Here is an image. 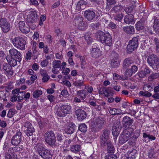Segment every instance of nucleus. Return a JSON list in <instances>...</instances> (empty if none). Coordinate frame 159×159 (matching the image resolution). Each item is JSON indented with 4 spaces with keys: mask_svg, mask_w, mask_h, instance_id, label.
Masks as SVG:
<instances>
[{
    "mask_svg": "<svg viewBox=\"0 0 159 159\" xmlns=\"http://www.w3.org/2000/svg\"><path fill=\"white\" fill-rule=\"evenodd\" d=\"M98 34V40L101 43L110 47L112 45V37L109 33L99 31Z\"/></svg>",
    "mask_w": 159,
    "mask_h": 159,
    "instance_id": "f257e3e1",
    "label": "nucleus"
},
{
    "mask_svg": "<svg viewBox=\"0 0 159 159\" xmlns=\"http://www.w3.org/2000/svg\"><path fill=\"white\" fill-rule=\"evenodd\" d=\"M11 42L14 46L18 49L24 50L26 44L25 39L23 38L17 36L11 39Z\"/></svg>",
    "mask_w": 159,
    "mask_h": 159,
    "instance_id": "f03ea898",
    "label": "nucleus"
},
{
    "mask_svg": "<svg viewBox=\"0 0 159 159\" xmlns=\"http://www.w3.org/2000/svg\"><path fill=\"white\" fill-rule=\"evenodd\" d=\"M147 62L154 70H157L159 69V57L157 55L152 54L148 56L147 58Z\"/></svg>",
    "mask_w": 159,
    "mask_h": 159,
    "instance_id": "7ed1b4c3",
    "label": "nucleus"
},
{
    "mask_svg": "<svg viewBox=\"0 0 159 159\" xmlns=\"http://www.w3.org/2000/svg\"><path fill=\"white\" fill-rule=\"evenodd\" d=\"M37 151L38 154L43 159H51L52 155L49 150L45 149L41 144L37 145Z\"/></svg>",
    "mask_w": 159,
    "mask_h": 159,
    "instance_id": "20e7f679",
    "label": "nucleus"
},
{
    "mask_svg": "<svg viewBox=\"0 0 159 159\" xmlns=\"http://www.w3.org/2000/svg\"><path fill=\"white\" fill-rule=\"evenodd\" d=\"M71 108V106L67 104L59 106L56 112L57 115L60 117L65 116L70 112Z\"/></svg>",
    "mask_w": 159,
    "mask_h": 159,
    "instance_id": "39448f33",
    "label": "nucleus"
},
{
    "mask_svg": "<svg viewBox=\"0 0 159 159\" xmlns=\"http://www.w3.org/2000/svg\"><path fill=\"white\" fill-rule=\"evenodd\" d=\"M44 139L46 143L51 147L55 146L56 137L54 132L52 130L47 131L44 134Z\"/></svg>",
    "mask_w": 159,
    "mask_h": 159,
    "instance_id": "423d86ee",
    "label": "nucleus"
},
{
    "mask_svg": "<svg viewBox=\"0 0 159 159\" xmlns=\"http://www.w3.org/2000/svg\"><path fill=\"white\" fill-rule=\"evenodd\" d=\"M139 38V36L134 37L129 41L126 48L127 52L128 53H131L138 48Z\"/></svg>",
    "mask_w": 159,
    "mask_h": 159,
    "instance_id": "0eeeda50",
    "label": "nucleus"
},
{
    "mask_svg": "<svg viewBox=\"0 0 159 159\" xmlns=\"http://www.w3.org/2000/svg\"><path fill=\"white\" fill-rule=\"evenodd\" d=\"M83 18L81 16H76L74 20L73 25L77 27L79 30L83 31L85 30L87 27L86 23L83 21Z\"/></svg>",
    "mask_w": 159,
    "mask_h": 159,
    "instance_id": "6e6552de",
    "label": "nucleus"
},
{
    "mask_svg": "<svg viewBox=\"0 0 159 159\" xmlns=\"http://www.w3.org/2000/svg\"><path fill=\"white\" fill-rule=\"evenodd\" d=\"M104 123V120L101 119H96L95 121L92 122L91 124L90 129L92 131L96 132L99 131L102 128Z\"/></svg>",
    "mask_w": 159,
    "mask_h": 159,
    "instance_id": "1a4fd4ad",
    "label": "nucleus"
},
{
    "mask_svg": "<svg viewBox=\"0 0 159 159\" xmlns=\"http://www.w3.org/2000/svg\"><path fill=\"white\" fill-rule=\"evenodd\" d=\"M0 26L2 32L4 33L8 32L10 30L11 25L7 19L1 18L0 19Z\"/></svg>",
    "mask_w": 159,
    "mask_h": 159,
    "instance_id": "9d476101",
    "label": "nucleus"
},
{
    "mask_svg": "<svg viewBox=\"0 0 159 159\" xmlns=\"http://www.w3.org/2000/svg\"><path fill=\"white\" fill-rule=\"evenodd\" d=\"M22 133L20 131H18L16 132L11 139V143L14 146H17L20 143L22 140Z\"/></svg>",
    "mask_w": 159,
    "mask_h": 159,
    "instance_id": "9b49d317",
    "label": "nucleus"
},
{
    "mask_svg": "<svg viewBox=\"0 0 159 159\" xmlns=\"http://www.w3.org/2000/svg\"><path fill=\"white\" fill-rule=\"evenodd\" d=\"M23 126L27 128L25 131V134L28 136H33L35 130L32 124L29 122H26L24 123Z\"/></svg>",
    "mask_w": 159,
    "mask_h": 159,
    "instance_id": "f8f14e48",
    "label": "nucleus"
},
{
    "mask_svg": "<svg viewBox=\"0 0 159 159\" xmlns=\"http://www.w3.org/2000/svg\"><path fill=\"white\" fill-rule=\"evenodd\" d=\"M9 53L11 57L17 59L18 62H20L22 59L21 55L20 53L15 48L10 50Z\"/></svg>",
    "mask_w": 159,
    "mask_h": 159,
    "instance_id": "ddd939ff",
    "label": "nucleus"
},
{
    "mask_svg": "<svg viewBox=\"0 0 159 159\" xmlns=\"http://www.w3.org/2000/svg\"><path fill=\"white\" fill-rule=\"evenodd\" d=\"M2 68L6 75L12 76L13 74V71L12 66L9 63H4Z\"/></svg>",
    "mask_w": 159,
    "mask_h": 159,
    "instance_id": "4468645a",
    "label": "nucleus"
},
{
    "mask_svg": "<svg viewBox=\"0 0 159 159\" xmlns=\"http://www.w3.org/2000/svg\"><path fill=\"white\" fill-rule=\"evenodd\" d=\"M38 17L35 11L31 12L27 18V21L29 23H33L37 21Z\"/></svg>",
    "mask_w": 159,
    "mask_h": 159,
    "instance_id": "2eb2a0df",
    "label": "nucleus"
},
{
    "mask_svg": "<svg viewBox=\"0 0 159 159\" xmlns=\"http://www.w3.org/2000/svg\"><path fill=\"white\" fill-rule=\"evenodd\" d=\"M134 120L128 116H125L123 117L122 120V125L124 127L128 128L132 125L134 122Z\"/></svg>",
    "mask_w": 159,
    "mask_h": 159,
    "instance_id": "dca6fc26",
    "label": "nucleus"
},
{
    "mask_svg": "<svg viewBox=\"0 0 159 159\" xmlns=\"http://www.w3.org/2000/svg\"><path fill=\"white\" fill-rule=\"evenodd\" d=\"M75 113L79 120H82L86 117V113L83 110L81 109L77 110L75 111Z\"/></svg>",
    "mask_w": 159,
    "mask_h": 159,
    "instance_id": "f3484780",
    "label": "nucleus"
},
{
    "mask_svg": "<svg viewBox=\"0 0 159 159\" xmlns=\"http://www.w3.org/2000/svg\"><path fill=\"white\" fill-rule=\"evenodd\" d=\"M123 9V7L120 5H116L112 7L109 12L111 16H114L120 12Z\"/></svg>",
    "mask_w": 159,
    "mask_h": 159,
    "instance_id": "a211bd4d",
    "label": "nucleus"
},
{
    "mask_svg": "<svg viewBox=\"0 0 159 159\" xmlns=\"http://www.w3.org/2000/svg\"><path fill=\"white\" fill-rule=\"evenodd\" d=\"M84 15L88 20L91 21L95 17V14L92 11L86 10L84 12Z\"/></svg>",
    "mask_w": 159,
    "mask_h": 159,
    "instance_id": "6ab92c4d",
    "label": "nucleus"
},
{
    "mask_svg": "<svg viewBox=\"0 0 159 159\" xmlns=\"http://www.w3.org/2000/svg\"><path fill=\"white\" fill-rule=\"evenodd\" d=\"M91 55L93 57L97 58L101 56L100 49L98 47L92 48L91 52Z\"/></svg>",
    "mask_w": 159,
    "mask_h": 159,
    "instance_id": "aec40b11",
    "label": "nucleus"
},
{
    "mask_svg": "<svg viewBox=\"0 0 159 159\" xmlns=\"http://www.w3.org/2000/svg\"><path fill=\"white\" fill-rule=\"evenodd\" d=\"M151 71V70L148 67L146 66L143 70L141 71L138 73V75L140 78H143L147 75L149 74Z\"/></svg>",
    "mask_w": 159,
    "mask_h": 159,
    "instance_id": "412c9836",
    "label": "nucleus"
},
{
    "mask_svg": "<svg viewBox=\"0 0 159 159\" xmlns=\"http://www.w3.org/2000/svg\"><path fill=\"white\" fill-rule=\"evenodd\" d=\"M124 22L127 24L134 22V18L133 15L128 14L125 16L124 19Z\"/></svg>",
    "mask_w": 159,
    "mask_h": 159,
    "instance_id": "4be33fe9",
    "label": "nucleus"
},
{
    "mask_svg": "<svg viewBox=\"0 0 159 159\" xmlns=\"http://www.w3.org/2000/svg\"><path fill=\"white\" fill-rule=\"evenodd\" d=\"M25 25V22L24 21H20L19 23V26L20 30L24 33H26L29 31L30 30Z\"/></svg>",
    "mask_w": 159,
    "mask_h": 159,
    "instance_id": "5701e85b",
    "label": "nucleus"
},
{
    "mask_svg": "<svg viewBox=\"0 0 159 159\" xmlns=\"http://www.w3.org/2000/svg\"><path fill=\"white\" fill-rule=\"evenodd\" d=\"M154 19L153 25L154 31L159 36V19H157L154 17Z\"/></svg>",
    "mask_w": 159,
    "mask_h": 159,
    "instance_id": "b1692460",
    "label": "nucleus"
},
{
    "mask_svg": "<svg viewBox=\"0 0 159 159\" xmlns=\"http://www.w3.org/2000/svg\"><path fill=\"white\" fill-rule=\"evenodd\" d=\"M123 30L128 34H134L135 32V29L134 26L131 25L124 27L123 28Z\"/></svg>",
    "mask_w": 159,
    "mask_h": 159,
    "instance_id": "393cba45",
    "label": "nucleus"
},
{
    "mask_svg": "<svg viewBox=\"0 0 159 159\" xmlns=\"http://www.w3.org/2000/svg\"><path fill=\"white\" fill-rule=\"evenodd\" d=\"M40 73L43 77L42 81L43 82H47L50 78V76L48 75L46 70L42 69L40 70Z\"/></svg>",
    "mask_w": 159,
    "mask_h": 159,
    "instance_id": "a878e982",
    "label": "nucleus"
},
{
    "mask_svg": "<svg viewBox=\"0 0 159 159\" xmlns=\"http://www.w3.org/2000/svg\"><path fill=\"white\" fill-rule=\"evenodd\" d=\"M132 60L129 57L125 59L123 62V69H126L129 66L133 63Z\"/></svg>",
    "mask_w": 159,
    "mask_h": 159,
    "instance_id": "bb28decb",
    "label": "nucleus"
},
{
    "mask_svg": "<svg viewBox=\"0 0 159 159\" xmlns=\"http://www.w3.org/2000/svg\"><path fill=\"white\" fill-rule=\"evenodd\" d=\"M100 142L101 148H103L107 145H108L109 143L111 142L108 139L100 137Z\"/></svg>",
    "mask_w": 159,
    "mask_h": 159,
    "instance_id": "cd10ccee",
    "label": "nucleus"
},
{
    "mask_svg": "<svg viewBox=\"0 0 159 159\" xmlns=\"http://www.w3.org/2000/svg\"><path fill=\"white\" fill-rule=\"evenodd\" d=\"M76 127V126L75 124H72L71 126H68L67 128L65 129V132L68 134H72L75 130V128Z\"/></svg>",
    "mask_w": 159,
    "mask_h": 159,
    "instance_id": "c85d7f7f",
    "label": "nucleus"
},
{
    "mask_svg": "<svg viewBox=\"0 0 159 159\" xmlns=\"http://www.w3.org/2000/svg\"><path fill=\"white\" fill-rule=\"evenodd\" d=\"M159 78V73H153L148 76V80L149 81L151 82Z\"/></svg>",
    "mask_w": 159,
    "mask_h": 159,
    "instance_id": "c756f323",
    "label": "nucleus"
},
{
    "mask_svg": "<svg viewBox=\"0 0 159 159\" xmlns=\"http://www.w3.org/2000/svg\"><path fill=\"white\" fill-rule=\"evenodd\" d=\"M120 61L118 58H115L111 60V65L113 68H117L120 65Z\"/></svg>",
    "mask_w": 159,
    "mask_h": 159,
    "instance_id": "7c9ffc66",
    "label": "nucleus"
},
{
    "mask_svg": "<svg viewBox=\"0 0 159 159\" xmlns=\"http://www.w3.org/2000/svg\"><path fill=\"white\" fill-rule=\"evenodd\" d=\"M70 150L74 153L79 154L80 150V146L79 144L72 145L70 147Z\"/></svg>",
    "mask_w": 159,
    "mask_h": 159,
    "instance_id": "2f4dec72",
    "label": "nucleus"
},
{
    "mask_svg": "<svg viewBox=\"0 0 159 159\" xmlns=\"http://www.w3.org/2000/svg\"><path fill=\"white\" fill-rule=\"evenodd\" d=\"M144 27V22L143 20H140L137 22L135 24V28L137 30H142L143 29Z\"/></svg>",
    "mask_w": 159,
    "mask_h": 159,
    "instance_id": "473e14b6",
    "label": "nucleus"
},
{
    "mask_svg": "<svg viewBox=\"0 0 159 159\" xmlns=\"http://www.w3.org/2000/svg\"><path fill=\"white\" fill-rule=\"evenodd\" d=\"M98 92L100 94H105L107 97H108L109 95V91L106 88L103 87H100L98 89Z\"/></svg>",
    "mask_w": 159,
    "mask_h": 159,
    "instance_id": "72a5a7b5",
    "label": "nucleus"
},
{
    "mask_svg": "<svg viewBox=\"0 0 159 159\" xmlns=\"http://www.w3.org/2000/svg\"><path fill=\"white\" fill-rule=\"evenodd\" d=\"M77 94L80 96L81 98L83 100L84 99L86 96L88 95V92L85 90H82L78 91L77 92Z\"/></svg>",
    "mask_w": 159,
    "mask_h": 159,
    "instance_id": "f704fd0d",
    "label": "nucleus"
},
{
    "mask_svg": "<svg viewBox=\"0 0 159 159\" xmlns=\"http://www.w3.org/2000/svg\"><path fill=\"white\" fill-rule=\"evenodd\" d=\"M86 4V2L84 1L83 0H80L77 3L76 5V8L78 10L84 9Z\"/></svg>",
    "mask_w": 159,
    "mask_h": 159,
    "instance_id": "c9c22d12",
    "label": "nucleus"
},
{
    "mask_svg": "<svg viewBox=\"0 0 159 159\" xmlns=\"http://www.w3.org/2000/svg\"><path fill=\"white\" fill-rule=\"evenodd\" d=\"M116 3V1L115 0H106V8L109 10L111 6L114 5Z\"/></svg>",
    "mask_w": 159,
    "mask_h": 159,
    "instance_id": "e433bc0d",
    "label": "nucleus"
},
{
    "mask_svg": "<svg viewBox=\"0 0 159 159\" xmlns=\"http://www.w3.org/2000/svg\"><path fill=\"white\" fill-rule=\"evenodd\" d=\"M56 138L59 145H61L63 143L64 137L61 134H57L56 135Z\"/></svg>",
    "mask_w": 159,
    "mask_h": 159,
    "instance_id": "4c0bfd02",
    "label": "nucleus"
},
{
    "mask_svg": "<svg viewBox=\"0 0 159 159\" xmlns=\"http://www.w3.org/2000/svg\"><path fill=\"white\" fill-rule=\"evenodd\" d=\"M153 41L155 45V50L156 52L159 50V39L158 38L154 37L153 39Z\"/></svg>",
    "mask_w": 159,
    "mask_h": 159,
    "instance_id": "58836bf2",
    "label": "nucleus"
},
{
    "mask_svg": "<svg viewBox=\"0 0 159 159\" xmlns=\"http://www.w3.org/2000/svg\"><path fill=\"white\" fill-rule=\"evenodd\" d=\"M122 135L125 137L128 140H129L131 138V133L128 130H125L121 134Z\"/></svg>",
    "mask_w": 159,
    "mask_h": 159,
    "instance_id": "ea45409f",
    "label": "nucleus"
},
{
    "mask_svg": "<svg viewBox=\"0 0 159 159\" xmlns=\"http://www.w3.org/2000/svg\"><path fill=\"white\" fill-rule=\"evenodd\" d=\"M107 152L109 153H113L114 152L115 149L111 142L107 145Z\"/></svg>",
    "mask_w": 159,
    "mask_h": 159,
    "instance_id": "a19ab883",
    "label": "nucleus"
},
{
    "mask_svg": "<svg viewBox=\"0 0 159 159\" xmlns=\"http://www.w3.org/2000/svg\"><path fill=\"white\" fill-rule=\"evenodd\" d=\"M79 130L83 133H85L87 130L86 125L84 124H80L79 126Z\"/></svg>",
    "mask_w": 159,
    "mask_h": 159,
    "instance_id": "79ce46f5",
    "label": "nucleus"
},
{
    "mask_svg": "<svg viewBox=\"0 0 159 159\" xmlns=\"http://www.w3.org/2000/svg\"><path fill=\"white\" fill-rule=\"evenodd\" d=\"M85 40L88 44L90 43L93 41V39L91 36V34L89 33H86L84 36Z\"/></svg>",
    "mask_w": 159,
    "mask_h": 159,
    "instance_id": "37998d69",
    "label": "nucleus"
},
{
    "mask_svg": "<svg viewBox=\"0 0 159 159\" xmlns=\"http://www.w3.org/2000/svg\"><path fill=\"white\" fill-rule=\"evenodd\" d=\"M52 66L54 68H59L61 66V62L60 60H55L52 62Z\"/></svg>",
    "mask_w": 159,
    "mask_h": 159,
    "instance_id": "c03bdc74",
    "label": "nucleus"
},
{
    "mask_svg": "<svg viewBox=\"0 0 159 159\" xmlns=\"http://www.w3.org/2000/svg\"><path fill=\"white\" fill-rule=\"evenodd\" d=\"M110 131L107 129H104L102 131V134L100 137L108 139Z\"/></svg>",
    "mask_w": 159,
    "mask_h": 159,
    "instance_id": "a18cd8bd",
    "label": "nucleus"
},
{
    "mask_svg": "<svg viewBox=\"0 0 159 159\" xmlns=\"http://www.w3.org/2000/svg\"><path fill=\"white\" fill-rule=\"evenodd\" d=\"M73 83L75 86L80 88L81 86L84 85V81H82L80 80H79L73 81Z\"/></svg>",
    "mask_w": 159,
    "mask_h": 159,
    "instance_id": "49530a36",
    "label": "nucleus"
},
{
    "mask_svg": "<svg viewBox=\"0 0 159 159\" xmlns=\"http://www.w3.org/2000/svg\"><path fill=\"white\" fill-rule=\"evenodd\" d=\"M114 17V19L118 21H121L123 17V15L122 13L116 14L115 16H112Z\"/></svg>",
    "mask_w": 159,
    "mask_h": 159,
    "instance_id": "de8ad7c7",
    "label": "nucleus"
},
{
    "mask_svg": "<svg viewBox=\"0 0 159 159\" xmlns=\"http://www.w3.org/2000/svg\"><path fill=\"white\" fill-rule=\"evenodd\" d=\"M42 91L39 90H37L33 93V96L34 98H37L42 94Z\"/></svg>",
    "mask_w": 159,
    "mask_h": 159,
    "instance_id": "09e8293b",
    "label": "nucleus"
},
{
    "mask_svg": "<svg viewBox=\"0 0 159 159\" xmlns=\"http://www.w3.org/2000/svg\"><path fill=\"white\" fill-rule=\"evenodd\" d=\"M6 158L7 159H17V155L15 154L11 155L7 153L5 155Z\"/></svg>",
    "mask_w": 159,
    "mask_h": 159,
    "instance_id": "8fccbe9b",
    "label": "nucleus"
},
{
    "mask_svg": "<svg viewBox=\"0 0 159 159\" xmlns=\"http://www.w3.org/2000/svg\"><path fill=\"white\" fill-rule=\"evenodd\" d=\"M112 132L113 135L115 136V137L117 136L118 135L119 131L117 129L116 126H112Z\"/></svg>",
    "mask_w": 159,
    "mask_h": 159,
    "instance_id": "3c124183",
    "label": "nucleus"
},
{
    "mask_svg": "<svg viewBox=\"0 0 159 159\" xmlns=\"http://www.w3.org/2000/svg\"><path fill=\"white\" fill-rule=\"evenodd\" d=\"M11 59L9 61V64L12 66H14L17 64V59L11 57Z\"/></svg>",
    "mask_w": 159,
    "mask_h": 159,
    "instance_id": "603ef678",
    "label": "nucleus"
},
{
    "mask_svg": "<svg viewBox=\"0 0 159 159\" xmlns=\"http://www.w3.org/2000/svg\"><path fill=\"white\" fill-rule=\"evenodd\" d=\"M128 141V140L124 136L121 134L120 135L119 138V143L120 144H123Z\"/></svg>",
    "mask_w": 159,
    "mask_h": 159,
    "instance_id": "864d4df0",
    "label": "nucleus"
},
{
    "mask_svg": "<svg viewBox=\"0 0 159 159\" xmlns=\"http://www.w3.org/2000/svg\"><path fill=\"white\" fill-rule=\"evenodd\" d=\"M99 23L98 22L96 23H92L90 25V27L94 30H97L99 26Z\"/></svg>",
    "mask_w": 159,
    "mask_h": 159,
    "instance_id": "5fc2aeb1",
    "label": "nucleus"
},
{
    "mask_svg": "<svg viewBox=\"0 0 159 159\" xmlns=\"http://www.w3.org/2000/svg\"><path fill=\"white\" fill-rule=\"evenodd\" d=\"M117 156L115 154H113L112 153L108 154V155L105 156L106 159H117Z\"/></svg>",
    "mask_w": 159,
    "mask_h": 159,
    "instance_id": "6e6d98bb",
    "label": "nucleus"
},
{
    "mask_svg": "<svg viewBox=\"0 0 159 159\" xmlns=\"http://www.w3.org/2000/svg\"><path fill=\"white\" fill-rule=\"evenodd\" d=\"M133 73L130 69H127L125 72V75L127 78L131 76Z\"/></svg>",
    "mask_w": 159,
    "mask_h": 159,
    "instance_id": "4d7b16f0",
    "label": "nucleus"
},
{
    "mask_svg": "<svg viewBox=\"0 0 159 159\" xmlns=\"http://www.w3.org/2000/svg\"><path fill=\"white\" fill-rule=\"evenodd\" d=\"M140 130L139 129L136 130L134 132L133 138L136 139L140 135Z\"/></svg>",
    "mask_w": 159,
    "mask_h": 159,
    "instance_id": "13d9d810",
    "label": "nucleus"
},
{
    "mask_svg": "<svg viewBox=\"0 0 159 159\" xmlns=\"http://www.w3.org/2000/svg\"><path fill=\"white\" fill-rule=\"evenodd\" d=\"M152 88L151 84H146L144 85L143 89L144 91H149Z\"/></svg>",
    "mask_w": 159,
    "mask_h": 159,
    "instance_id": "bf43d9fd",
    "label": "nucleus"
},
{
    "mask_svg": "<svg viewBox=\"0 0 159 159\" xmlns=\"http://www.w3.org/2000/svg\"><path fill=\"white\" fill-rule=\"evenodd\" d=\"M48 63V59H45L42 61L41 62V65L42 67H46Z\"/></svg>",
    "mask_w": 159,
    "mask_h": 159,
    "instance_id": "052dcab7",
    "label": "nucleus"
},
{
    "mask_svg": "<svg viewBox=\"0 0 159 159\" xmlns=\"http://www.w3.org/2000/svg\"><path fill=\"white\" fill-rule=\"evenodd\" d=\"M15 114L14 110L13 109H10L9 110L7 113V116L9 118L11 117Z\"/></svg>",
    "mask_w": 159,
    "mask_h": 159,
    "instance_id": "680f3d73",
    "label": "nucleus"
},
{
    "mask_svg": "<svg viewBox=\"0 0 159 159\" xmlns=\"http://www.w3.org/2000/svg\"><path fill=\"white\" fill-rule=\"evenodd\" d=\"M85 89L87 90V92L90 93H92L93 89L92 86H85Z\"/></svg>",
    "mask_w": 159,
    "mask_h": 159,
    "instance_id": "e2e57ef3",
    "label": "nucleus"
},
{
    "mask_svg": "<svg viewBox=\"0 0 159 159\" xmlns=\"http://www.w3.org/2000/svg\"><path fill=\"white\" fill-rule=\"evenodd\" d=\"M47 98L50 102H53L55 99V97L53 95L49 94L47 96Z\"/></svg>",
    "mask_w": 159,
    "mask_h": 159,
    "instance_id": "0e129e2a",
    "label": "nucleus"
},
{
    "mask_svg": "<svg viewBox=\"0 0 159 159\" xmlns=\"http://www.w3.org/2000/svg\"><path fill=\"white\" fill-rule=\"evenodd\" d=\"M25 91L20 92L18 93V94L17 95V96L18 98H21L22 99H23V97L24 96H25Z\"/></svg>",
    "mask_w": 159,
    "mask_h": 159,
    "instance_id": "69168bd1",
    "label": "nucleus"
},
{
    "mask_svg": "<svg viewBox=\"0 0 159 159\" xmlns=\"http://www.w3.org/2000/svg\"><path fill=\"white\" fill-rule=\"evenodd\" d=\"M154 152L153 150L150 151L148 153V156L149 158H151L154 157Z\"/></svg>",
    "mask_w": 159,
    "mask_h": 159,
    "instance_id": "338daca9",
    "label": "nucleus"
},
{
    "mask_svg": "<svg viewBox=\"0 0 159 159\" xmlns=\"http://www.w3.org/2000/svg\"><path fill=\"white\" fill-rule=\"evenodd\" d=\"M32 67L33 70H39V66L36 63H34L32 66Z\"/></svg>",
    "mask_w": 159,
    "mask_h": 159,
    "instance_id": "774afa93",
    "label": "nucleus"
}]
</instances>
